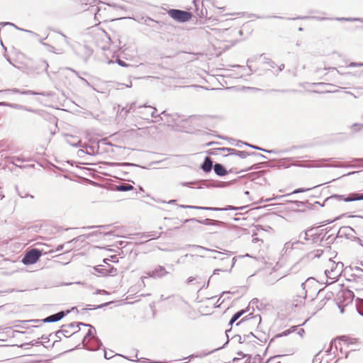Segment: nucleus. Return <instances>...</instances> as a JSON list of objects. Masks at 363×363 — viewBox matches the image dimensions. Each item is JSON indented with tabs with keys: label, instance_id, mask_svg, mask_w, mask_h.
Masks as SVG:
<instances>
[{
	"label": "nucleus",
	"instance_id": "7",
	"mask_svg": "<svg viewBox=\"0 0 363 363\" xmlns=\"http://www.w3.org/2000/svg\"><path fill=\"white\" fill-rule=\"evenodd\" d=\"M333 199L339 201H344L345 202L357 201H360V195L357 192L350 193L347 195L333 194L325 199V202H328Z\"/></svg>",
	"mask_w": 363,
	"mask_h": 363
},
{
	"label": "nucleus",
	"instance_id": "31",
	"mask_svg": "<svg viewBox=\"0 0 363 363\" xmlns=\"http://www.w3.org/2000/svg\"><path fill=\"white\" fill-rule=\"evenodd\" d=\"M252 155H255V152H247L246 151H240V150H235V154L233 155H236V156L240 157L242 159H244V158L247 157V156Z\"/></svg>",
	"mask_w": 363,
	"mask_h": 363
},
{
	"label": "nucleus",
	"instance_id": "43",
	"mask_svg": "<svg viewBox=\"0 0 363 363\" xmlns=\"http://www.w3.org/2000/svg\"><path fill=\"white\" fill-rule=\"evenodd\" d=\"M335 20L339 21H363L361 18H352L342 17V18H336Z\"/></svg>",
	"mask_w": 363,
	"mask_h": 363
},
{
	"label": "nucleus",
	"instance_id": "24",
	"mask_svg": "<svg viewBox=\"0 0 363 363\" xmlns=\"http://www.w3.org/2000/svg\"><path fill=\"white\" fill-rule=\"evenodd\" d=\"M111 303L112 302L110 301V302L104 303H102L100 305H88V306H89V308H82L81 313L83 314L85 312H86L88 310H95V309H98V308H102L111 304Z\"/></svg>",
	"mask_w": 363,
	"mask_h": 363
},
{
	"label": "nucleus",
	"instance_id": "33",
	"mask_svg": "<svg viewBox=\"0 0 363 363\" xmlns=\"http://www.w3.org/2000/svg\"><path fill=\"white\" fill-rule=\"evenodd\" d=\"M216 150L220 151L221 152H227V154H225V156L233 155L235 152V149L230 147H220L217 148Z\"/></svg>",
	"mask_w": 363,
	"mask_h": 363
},
{
	"label": "nucleus",
	"instance_id": "26",
	"mask_svg": "<svg viewBox=\"0 0 363 363\" xmlns=\"http://www.w3.org/2000/svg\"><path fill=\"white\" fill-rule=\"evenodd\" d=\"M107 265H98L94 267L96 272L101 274L103 276H107Z\"/></svg>",
	"mask_w": 363,
	"mask_h": 363
},
{
	"label": "nucleus",
	"instance_id": "47",
	"mask_svg": "<svg viewBox=\"0 0 363 363\" xmlns=\"http://www.w3.org/2000/svg\"><path fill=\"white\" fill-rule=\"evenodd\" d=\"M343 296H344V298H350V302H351L354 297V294L352 291L347 290V291L343 292Z\"/></svg>",
	"mask_w": 363,
	"mask_h": 363
},
{
	"label": "nucleus",
	"instance_id": "41",
	"mask_svg": "<svg viewBox=\"0 0 363 363\" xmlns=\"http://www.w3.org/2000/svg\"><path fill=\"white\" fill-rule=\"evenodd\" d=\"M243 145H245L246 146H248L250 147H252L253 149L259 150H261V151H263V152H269V153H271V152H274V150H267L265 149H263V148L259 147L256 146V145H253L249 144L247 143H243Z\"/></svg>",
	"mask_w": 363,
	"mask_h": 363
},
{
	"label": "nucleus",
	"instance_id": "51",
	"mask_svg": "<svg viewBox=\"0 0 363 363\" xmlns=\"http://www.w3.org/2000/svg\"><path fill=\"white\" fill-rule=\"evenodd\" d=\"M116 62L121 67H129V66L133 67V65H130L127 64L125 61L120 60V59H117Z\"/></svg>",
	"mask_w": 363,
	"mask_h": 363
},
{
	"label": "nucleus",
	"instance_id": "42",
	"mask_svg": "<svg viewBox=\"0 0 363 363\" xmlns=\"http://www.w3.org/2000/svg\"><path fill=\"white\" fill-rule=\"evenodd\" d=\"M106 267L108 271L107 276H115L116 274V268L113 267V266H111L110 264H108Z\"/></svg>",
	"mask_w": 363,
	"mask_h": 363
},
{
	"label": "nucleus",
	"instance_id": "2",
	"mask_svg": "<svg viewBox=\"0 0 363 363\" xmlns=\"http://www.w3.org/2000/svg\"><path fill=\"white\" fill-rule=\"evenodd\" d=\"M167 13L172 18L179 23L187 22L192 18L191 12L180 9H170L167 10Z\"/></svg>",
	"mask_w": 363,
	"mask_h": 363
},
{
	"label": "nucleus",
	"instance_id": "19",
	"mask_svg": "<svg viewBox=\"0 0 363 363\" xmlns=\"http://www.w3.org/2000/svg\"><path fill=\"white\" fill-rule=\"evenodd\" d=\"M211 0H203L202 1V9L199 11L198 9L196 10V13L200 18H207L208 17V12L207 9L206 8V6H208V4H211Z\"/></svg>",
	"mask_w": 363,
	"mask_h": 363
},
{
	"label": "nucleus",
	"instance_id": "50",
	"mask_svg": "<svg viewBox=\"0 0 363 363\" xmlns=\"http://www.w3.org/2000/svg\"><path fill=\"white\" fill-rule=\"evenodd\" d=\"M109 227H110V225H91V226L84 227V228L92 229V228H98L108 229Z\"/></svg>",
	"mask_w": 363,
	"mask_h": 363
},
{
	"label": "nucleus",
	"instance_id": "37",
	"mask_svg": "<svg viewBox=\"0 0 363 363\" xmlns=\"http://www.w3.org/2000/svg\"><path fill=\"white\" fill-rule=\"evenodd\" d=\"M322 233H310V238L313 243H320V237Z\"/></svg>",
	"mask_w": 363,
	"mask_h": 363
},
{
	"label": "nucleus",
	"instance_id": "18",
	"mask_svg": "<svg viewBox=\"0 0 363 363\" xmlns=\"http://www.w3.org/2000/svg\"><path fill=\"white\" fill-rule=\"evenodd\" d=\"M213 170L219 177H223L228 174V171L225 169V167L220 163H216L213 165Z\"/></svg>",
	"mask_w": 363,
	"mask_h": 363
},
{
	"label": "nucleus",
	"instance_id": "8",
	"mask_svg": "<svg viewBox=\"0 0 363 363\" xmlns=\"http://www.w3.org/2000/svg\"><path fill=\"white\" fill-rule=\"evenodd\" d=\"M3 93L20 94L23 95H42L44 96H50L52 95L50 92H36L32 90H21L17 88L0 90V94Z\"/></svg>",
	"mask_w": 363,
	"mask_h": 363
},
{
	"label": "nucleus",
	"instance_id": "30",
	"mask_svg": "<svg viewBox=\"0 0 363 363\" xmlns=\"http://www.w3.org/2000/svg\"><path fill=\"white\" fill-rule=\"evenodd\" d=\"M301 291L298 294V297L301 298V300L300 301V303H302L303 301H304L307 296V291L306 290V282H303L301 285Z\"/></svg>",
	"mask_w": 363,
	"mask_h": 363
},
{
	"label": "nucleus",
	"instance_id": "20",
	"mask_svg": "<svg viewBox=\"0 0 363 363\" xmlns=\"http://www.w3.org/2000/svg\"><path fill=\"white\" fill-rule=\"evenodd\" d=\"M101 345L102 342L100 339L98 337H94L91 340V345L90 347H88L86 346L85 348L89 350H97L101 347Z\"/></svg>",
	"mask_w": 363,
	"mask_h": 363
},
{
	"label": "nucleus",
	"instance_id": "46",
	"mask_svg": "<svg viewBox=\"0 0 363 363\" xmlns=\"http://www.w3.org/2000/svg\"><path fill=\"white\" fill-rule=\"evenodd\" d=\"M0 106H8L13 108L17 109V108H20L19 104H10L7 102H0Z\"/></svg>",
	"mask_w": 363,
	"mask_h": 363
},
{
	"label": "nucleus",
	"instance_id": "28",
	"mask_svg": "<svg viewBox=\"0 0 363 363\" xmlns=\"http://www.w3.org/2000/svg\"><path fill=\"white\" fill-rule=\"evenodd\" d=\"M356 308L358 313L363 316V298H357L356 299Z\"/></svg>",
	"mask_w": 363,
	"mask_h": 363
},
{
	"label": "nucleus",
	"instance_id": "10",
	"mask_svg": "<svg viewBox=\"0 0 363 363\" xmlns=\"http://www.w3.org/2000/svg\"><path fill=\"white\" fill-rule=\"evenodd\" d=\"M169 274L165 267L161 265H157L153 270L147 272V275L153 279H161Z\"/></svg>",
	"mask_w": 363,
	"mask_h": 363
},
{
	"label": "nucleus",
	"instance_id": "34",
	"mask_svg": "<svg viewBox=\"0 0 363 363\" xmlns=\"http://www.w3.org/2000/svg\"><path fill=\"white\" fill-rule=\"evenodd\" d=\"M323 250H313L311 252H309L307 255V257L310 259H313V258H315V257H320L321 256V255L323 254Z\"/></svg>",
	"mask_w": 363,
	"mask_h": 363
},
{
	"label": "nucleus",
	"instance_id": "63",
	"mask_svg": "<svg viewBox=\"0 0 363 363\" xmlns=\"http://www.w3.org/2000/svg\"><path fill=\"white\" fill-rule=\"evenodd\" d=\"M196 280V278L195 277H189L187 280H186V283L187 284H192L193 281Z\"/></svg>",
	"mask_w": 363,
	"mask_h": 363
},
{
	"label": "nucleus",
	"instance_id": "55",
	"mask_svg": "<svg viewBox=\"0 0 363 363\" xmlns=\"http://www.w3.org/2000/svg\"><path fill=\"white\" fill-rule=\"evenodd\" d=\"M237 354L239 356V357L233 358V361L234 362H238L240 358H243L245 357V354L242 352H238Z\"/></svg>",
	"mask_w": 363,
	"mask_h": 363
},
{
	"label": "nucleus",
	"instance_id": "16",
	"mask_svg": "<svg viewBox=\"0 0 363 363\" xmlns=\"http://www.w3.org/2000/svg\"><path fill=\"white\" fill-rule=\"evenodd\" d=\"M244 322H249L250 325L255 323L259 324L261 323V316L260 315H256L250 318L247 317L243 318L242 320H240L239 322L236 323V325L238 326Z\"/></svg>",
	"mask_w": 363,
	"mask_h": 363
},
{
	"label": "nucleus",
	"instance_id": "12",
	"mask_svg": "<svg viewBox=\"0 0 363 363\" xmlns=\"http://www.w3.org/2000/svg\"><path fill=\"white\" fill-rule=\"evenodd\" d=\"M75 328V323L62 325L61 329L57 331V335L62 334L65 337H69L75 335L79 330L71 332V330Z\"/></svg>",
	"mask_w": 363,
	"mask_h": 363
},
{
	"label": "nucleus",
	"instance_id": "29",
	"mask_svg": "<svg viewBox=\"0 0 363 363\" xmlns=\"http://www.w3.org/2000/svg\"><path fill=\"white\" fill-rule=\"evenodd\" d=\"M313 229L314 228H309L305 231L301 232L299 235V238H303L305 240H311L310 233H311Z\"/></svg>",
	"mask_w": 363,
	"mask_h": 363
},
{
	"label": "nucleus",
	"instance_id": "27",
	"mask_svg": "<svg viewBox=\"0 0 363 363\" xmlns=\"http://www.w3.org/2000/svg\"><path fill=\"white\" fill-rule=\"evenodd\" d=\"M297 328H298V326H292L289 329L283 331L282 333L276 335L275 338L281 337L283 336H287L289 334H291V333L295 332L297 330Z\"/></svg>",
	"mask_w": 363,
	"mask_h": 363
},
{
	"label": "nucleus",
	"instance_id": "54",
	"mask_svg": "<svg viewBox=\"0 0 363 363\" xmlns=\"http://www.w3.org/2000/svg\"><path fill=\"white\" fill-rule=\"evenodd\" d=\"M56 33H59L60 35H61L63 38H64V41L65 43L67 44V45H69V38L67 35H65L63 33H62L61 31L60 30H57V31H55Z\"/></svg>",
	"mask_w": 363,
	"mask_h": 363
},
{
	"label": "nucleus",
	"instance_id": "11",
	"mask_svg": "<svg viewBox=\"0 0 363 363\" xmlns=\"http://www.w3.org/2000/svg\"><path fill=\"white\" fill-rule=\"evenodd\" d=\"M189 222H197V223H199L201 224L206 225H217V226H225V223L223 221L211 220L209 218L199 220V219L194 218L186 219L184 223H186Z\"/></svg>",
	"mask_w": 363,
	"mask_h": 363
},
{
	"label": "nucleus",
	"instance_id": "13",
	"mask_svg": "<svg viewBox=\"0 0 363 363\" xmlns=\"http://www.w3.org/2000/svg\"><path fill=\"white\" fill-rule=\"evenodd\" d=\"M69 313V311H61L55 314H52L43 320V323H55L62 320L65 315Z\"/></svg>",
	"mask_w": 363,
	"mask_h": 363
},
{
	"label": "nucleus",
	"instance_id": "15",
	"mask_svg": "<svg viewBox=\"0 0 363 363\" xmlns=\"http://www.w3.org/2000/svg\"><path fill=\"white\" fill-rule=\"evenodd\" d=\"M213 161L211 157H206L203 162L201 164V169L205 173H208L211 171L212 168H213Z\"/></svg>",
	"mask_w": 363,
	"mask_h": 363
},
{
	"label": "nucleus",
	"instance_id": "60",
	"mask_svg": "<svg viewBox=\"0 0 363 363\" xmlns=\"http://www.w3.org/2000/svg\"><path fill=\"white\" fill-rule=\"evenodd\" d=\"M40 64L42 65V66L45 67V69L47 72L48 68L49 67L48 63L45 60H42V61H40Z\"/></svg>",
	"mask_w": 363,
	"mask_h": 363
},
{
	"label": "nucleus",
	"instance_id": "52",
	"mask_svg": "<svg viewBox=\"0 0 363 363\" xmlns=\"http://www.w3.org/2000/svg\"><path fill=\"white\" fill-rule=\"evenodd\" d=\"M199 183L198 181L196 182H182L181 185L183 186H188V187H192V185Z\"/></svg>",
	"mask_w": 363,
	"mask_h": 363
},
{
	"label": "nucleus",
	"instance_id": "58",
	"mask_svg": "<svg viewBox=\"0 0 363 363\" xmlns=\"http://www.w3.org/2000/svg\"><path fill=\"white\" fill-rule=\"evenodd\" d=\"M349 67H363L362 63H357V62H351L349 65Z\"/></svg>",
	"mask_w": 363,
	"mask_h": 363
},
{
	"label": "nucleus",
	"instance_id": "64",
	"mask_svg": "<svg viewBox=\"0 0 363 363\" xmlns=\"http://www.w3.org/2000/svg\"><path fill=\"white\" fill-rule=\"evenodd\" d=\"M41 339L44 340V342H48L50 341L49 337L47 335H42Z\"/></svg>",
	"mask_w": 363,
	"mask_h": 363
},
{
	"label": "nucleus",
	"instance_id": "35",
	"mask_svg": "<svg viewBox=\"0 0 363 363\" xmlns=\"http://www.w3.org/2000/svg\"><path fill=\"white\" fill-rule=\"evenodd\" d=\"M199 183H201V185L198 187L199 189H201L203 186H206V187H210V186H225V183H223V184L221 185H214V184H212L210 182H208V180H202L201 182H199Z\"/></svg>",
	"mask_w": 363,
	"mask_h": 363
},
{
	"label": "nucleus",
	"instance_id": "32",
	"mask_svg": "<svg viewBox=\"0 0 363 363\" xmlns=\"http://www.w3.org/2000/svg\"><path fill=\"white\" fill-rule=\"evenodd\" d=\"M303 245V243L300 241H296V242H288L285 243L284 247L287 250L289 248H291V249L298 248V245Z\"/></svg>",
	"mask_w": 363,
	"mask_h": 363
},
{
	"label": "nucleus",
	"instance_id": "21",
	"mask_svg": "<svg viewBox=\"0 0 363 363\" xmlns=\"http://www.w3.org/2000/svg\"><path fill=\"white\" fill-rule=\"evenodd\" d=\"M115 189L118 191H128L134 189V186L128 183H121L116 185Z\"/></svg>",
	"mask_w": 363,
	"mask_h": 363
},
{
	"label": "nucleus",
	"instance_id": "61",
	"mask_svg": "<svg viewBox=\"0 0 363 363\" xmlns=\"http://www.w3.org/2000/svg\"><path fill=\"white\" fill-rule=\"evenodd\" d=\"M55 335L57 337V340H55V341H54V342H53V344H52V346L55 345V343L56 342H59V341H60V340H61V339H62V336H61V335H62V334L57 335V332H56V333H55Z\"/></svg>",
	"mask_w": 363,
	"mask_h": 363
},
{
	"label": "nucleus",
	"instance_id": "56",
	"mask_svg": "<svg viewBox=\"0 0 363 363\" xmlns=\"http://www.w3.org/2000/svg\"><path fill=\"white\" fill-rule=\"evenodd\" d=\"M100 11H101V8H99V7L94 8V6H92L91 12L94 13L95 16H96L97 15H101Z\"/></svg>",
	"mask_w": 363,
	"mask_h": 363
},
{
	"label": "nucleus",
	"instance_id": "40",
	"mask_svg": "<svg viewBox=\"0 0 363 363\" xmlns=\"http://www.w3.org/2000/svg\"><path fill=\"white\" fill-rule=\"evenodd\" d=\"M246 312H247V309H242V310L238 311L235 314H233V315L232 316L233 320H235L237 321Z\"/></svg>",
	"mask_w": 363,
	"mask_h": 363
},
{
	"label": "nucleus",
	"instance_id": "44",
	"mask_svg": "<svg viewBox=\"0 0 363 363\" xmlns=\"http://www.w3.org/2000/svg\"><path fill=\"white\" fill-rule=\"evenodd\" d=\"M133 106H135V104H132L129 108L128 109L127 108H122V109L120 111V114L123 116V117H125L128 114V113L132 109V108L133 107Z\"/></svg>",
	"mask_w": 363,
	"mask_h": 363
},
{
	"label": "nucleus",
	"instance_id": "23",
	"mask_svg": "<svg viewBox=\"0 0 363 363\" xmlns=\"http://www.w3.org/2000/svg\"><path fill=\"white\" fill-rule=\"evenodd\" d=\"M2 24V25H9V26H14L16 28L20 30H22V31H24V32H26L28 33H29L31 36L33 37H35V38H39V35L32 30H26V29H23V28H18L16 25H14L13 23H9V22H6V23H0V25Z\"/></svg>",
	"mask_w": 363,
	"mask_h": 363
},
{
	"label": "nucleus",
	"instance_id": "3",
	"mask_svg": "<svg viewBox=\"0 0 363 363\" xmlns=\"http://www.w3.org/2000/svg\"><path fill=\"white\" fill-rule=\"evenodd\" d=\"M333 160V158H328V159H322L318 161H313L311 162H301V164H297L298 166L304 167H355L354 165H346L342 163H338V164H320L322 162H327Z\"/></svg>",
	"mask_w": 363,
	"mask_h": 363
},
{
	"label": "nucleus",
	"instance_id": "48",
	"mask_svg": "<svg viewBox=\"0 0 363 363\" xmlns=\"http://www.w3.org/2000/svg\"><path fill=\"white\" fill-rule=\"evenodd\" d=\"M288 203L294 204L295 207L300 208L304 206L305 203L300 201H287Z\"/></svg>",
	"mask_w": 363,
	"mask_h": 363
},
{
	"label": "nucleus",
	"instance_id": "45",
	"mask_svg": "<svg viewBox=\"0 0 363 363\" xmlns=\"http://www.w3.org/2000/svg\"><path fill=\"white\" fill-rule=\"evenodd\" d=\"M160 233L157 235L156 233H155L153 232H150L146 235H144L143 237L145 238H148L149 240H152V239L158 238L160 237Z\"/></svg>",
	"mask_w": 363,
	"mask_h": 363
},
{
	"label": "nucleus",
	"instance_id": "17",
	"mask_svg": "<svg viewBox=\"0 0 363 363\" xmlns=\"http://www.w3.org/2000/svg\"><path fill=\"white\" fill-rule=\"evenodd\" d=\"M66 142L71 146L73 147H81V140L78 137L72 135H66Z\"/></svg>",
	"mask_w": 363,
	"mask_h": 363
},
{
	"label": "nucleus",
	"instance_id": "9",
	"mask_svg": "<svg viewBox=\"0 0 363 363\" xmlns=\"http://www.w3.org/2000/svg\"><path fill=\"white\" fill-rule=\"evenodd\" d=\"M330 262H332V266H331L330 270H328V269L325 270V275L326 276V277L328 279H330L332 281L328 283L327 284H330L333 283L334 280H335L339 277V275L341 274V267L340 269H338V264H336V265L334 266L335 262H332L330 259Z\"/></svg>",
	"mask_w": 363,
	"mask_h": 363
},
{
	"label": "nucleus",
	"instance_id": "57",
	"mask_svg": "<svg viewBox=\"0 0 363 363\" xmlns=\"http://www.w3.org/2000/svg\"><path fill=\"white\" fill-rule=\"evenodd\" d=\"M80 325L85 326V327H89V326H90V324L84 323H82V322L75 323V328H78V330L79 331L80 330V328H79Z\"/></svg>",
	"mask_w": 363,
	"mask_h": 363
},
{
	"label": "nucleus",
	"instance_id": "36",
	"mask_svg": "<svg viewBox=\"0 0 363 363\" xmlns=\"http://www.w3.org/2000/svg\"><path fill=\"white\" fill-rule=\"evenodd\" d=\"M140 108H145V109H147V108H149L151 110V112L150 113V115L152 118H157V117H160V119H162V117L160 116V115H157L156 113H157V109L156 108H154L152 106H140L139 107Z\"/></svg>",
	"mask_w": 363,
	"mask_h": 363
},
{
	"label": "nucleus",
	"instance_id": "22",
	"mask_svg": "<svg viewBox=\"0 0 363 363\" xmlns=\"http://www.w3.org/2000/svg\"><path fill=\"white\" fill-rule=\"evenodd\" d=\"M25 160L24 159H22L19 157H13L11 158V161H10V163L15 165L16 167H19V168H21V169H24V168H26L28 167H33V165H20L19 164V162H24Z\"/></svg>",
	"mask_w": 363,
	"mask_h": 363
},
{
	"label": "nucleus",
	"instance_id": "59",
	"mask_svg": "<svg viewBox=\"0 0 363 363\" xmlns=\"http://www.w3.org/2000/svg\"><path fill=\"white\" fill-rule=\"evenodd\" d=\"M266 63L269 65V67L270 68H272V69L277 66L276 64L273 61H271L269 60H268V61H267Z\"/></svg>",
	"mask_w": 363,
	"mask_h": 363
},
{
	"label": "nucleus",
	"instance_id": "53",
	"mask_svg": "<svg viewBox=\"0 0 363 363\" xmlns=\"http://www.w3.org/2000/svg\"><path fill=\"white\" fill-rule=\"evenodd\" d=\"M354 270L356 272H363V262H361L358 266L354 267Z\"/></svg>",
	"mask_w": 363,
	"mask_h": 363
},
{
	"label": "nucleus",
	"instance_id": "14",
	"mask_svg": "<svg viewBox=\"0 0 363 363\" xmlns=\"http://www.w3.org/2000/svg\"><path fill=\"white\" fill-rule=\"evenodd\" d=\"M89 329L85 336L84 337L82 344L83 345V347H86V345H87L88 342L90 341V338L92 337L94 338V337H96L95 335L96 333V329L94 326L90 325L89 326Z\"/></svg>",
	"mask_w": 363,
	"mask_h": 363
},
{
	"label": "nucleus",
	"instance_id": "25",
	"mask_svg": "<svg viewBox=\"0 0 363 363\" xmlns=\"http://www.w3.org/2000/svg\"><path fill=\"white\" fill-rule=\"evenodd\" d=\"M102 233H103L99 232V231H95V232H92V233H89V234H88V235H80V236L77 237V238H75L72 239V240H70V241L67 242V244H70V243H72V242H77V241L79 240V239H80L81 238H82V237H83V238H89V237H90V236H95V235H97L98 234H102Z\"/></svg>",
	"mask_w": 363,
	"mask_h": 363
},
{
	"label": "nucleus",
	"instance_id": "39",
	"mask_svg": "<svg viewBox=\"0 0 363 363\" xmlns=\"http://www.w3.org/2000/svg\"><path fill=\"white\" fill-rule=\"evenodd\" d=\"M311 189H303V188H298V189H295L293 192H291V194H285V195H283V196H281L280 197H286V196H289L292 194H298V193H302V192H305L306 191H308L310 190Z\"/></svg>",
	"mask_w": 363,
	"mask_h": 363
},
{
	"label": "nucleus",
	"instance_id": "5",
	"mask_svg": "<svg viewBox=\"0 0 363 363\" xmlns=\"http://www.w3.org/2000/svg\"><path fill=\"white\" fill-rule=\"evenodd\" d=\"M42 255V252L37 248L28 250L22 259V263L25 265L35 264Z\"/></svg>",
	"mask_w": 363,
	"mask_h": 363
},
{
	"label": "nucleus",
	"instance_id": "6",
	"mask_svg": "<svg viewBox=\"0 0 363 363\" xmlns=\"http://www.w3.org/2000/svg\"><path fill=\"white\" fill-rule=\"evenodd\" d=\"M354 233H356V232L352 227L342 226L339 229L336 238L345 237L347 239H352L353 240L357 241L360 245L363 246L362 240L354 236Z\"/></svg>",
	"mask_w": 363,
	"mask_h": 363
},
{
	"label": "nucleus",
	"instance_id": "1",
	"mask_svg": "<svg viewBox=\"0 0 363 363\" xmlns=\"http://www.w3.org/2000/svg\"><path fill=\"white\" fill-rule=\"evenodd\" d=\"M185 248H196V249H201L206 251H210L212 252L216 253V255L213 256V259H218L221 261L223 264V265H230V269H228L226 268H222V269H216L213 271V274H218L219 272H230L232 268L235 264L236 257H233L232 259H230L231 252L228 254H225L222 252H218L215 250H211L205 247H202L201 245H186Z\"/></svg>",
	"mask_w": 363,
	"mask_h": 363
},
{
	"label": "nucleus",
	"instance_id": "38",
	"mask_svg": "<svg viewBox=\"0 0 363 363\" xmlns=\"http://www.w3.org/2000/svg\"><path fill=\"white\" fill-rule=\"evenodd\" d=\"M349 217L357 218V220L356 222V227H359L363 229V216H357V215H351Z\"/></svg>",
	"mask_w": 363,
	"mask_h": 363
},
{
	"label": "nucleus",
	"instance_id": "4",
	"mask_svg": "<svg viewBox=\"0 0 363 363\" xmlns=\"http://www.w3.org/2000/svg\"><path fill=\"white\" fill-rule=\"evenodd\" d=\"M179 207L182 208L199 209V210L210 211H238V210H243L246 208V206L235 207V206H230V205L226 206L224 208L204 207V206H191V205H179Z\"/></svg>",
	"mask_w": 363,
	"mask_h": 363
},
{
	"label": "nucleus",
	"instance_id": "49",
	"mask_svg": "<svg viewBox=\"0 0 363 363\" xmlns=\"http://www.w3.org/2000/svg\"><path fill=\"white\" fill-rule=\"evenodd\" d=\"M19 106H20V108H17V109H18V110H23V111H29V112H33V113H38V110L32 109L30 108H28V107L22 106V105H20V104H19Z\"/></svg>",
	"mask_w": 363,
	"mask_h": 363
},
{
	"label": "nucleus",
	"instance_id": "62",
	"mask_svg": "<svg viewBox=\"0 0 363 363\" xmlns=\"http://www.w3.org/2000/svg\"><path fill=\"white\" fill-rule=\"evenodd\" d=\"M247 69H248L249 72L247 73H246L245 75L250 76L253 73L254 71L252 70V67L250 65L247 66Z\"/></svg>",
	"mask_w": 363,
	"mask_h": 363
}]
</instances>
